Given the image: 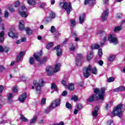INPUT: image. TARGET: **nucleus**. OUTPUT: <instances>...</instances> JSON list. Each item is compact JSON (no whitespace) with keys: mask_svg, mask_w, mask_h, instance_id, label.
I'll return each mask as SVG.
<instances>
[{"mask_svg":"<svg viewBox=\"0 0 125 125\" xmlns=\"http://www.w3.org/2000/svg\"><path fill=\"white\" fill-rule=\"evenodd\" d=\"M105 89L104 87H103L99 90L97 88H95L94 92V93L98 95V97L96 94H93L91 95L88 99V101L89 102H93L95 99L98 100L100 99L101 100H103L104 99V97L105 95L104 94L105 93Z\"/></svg>","mask_w":125,"mask_h":125,"instance_id":"1","label":"nucleus"},{"mask_svg":"<svg viewBox=\"0 0 125 125\" xmlns=\"http://www.w3.org/2000/svg\"><path fill=\"white\" fill-rule=\"evenodd\" d=\"M89 72H91L92 74L94 75H97V69L96 67L94 66L92 68L91 67V65L89 64L88 67H84L83 70V76L86 79H87L90 76Z\"/></svg>","mask_w":125,"mask_h":125,"instance_id":"2","label":"nucleus"},{"mask_svg":"<svg viewBox=\"0 0 125 125\" xmlns=\"http://www.w3.org/2000/svg\"><path fill=\"white\" fill-rule=\"evenodd\" d=\"M33 84L35 87L37 93L40 94L42 91V87L44 85V81L42 79H40L39 81V82L35 80L33 81Z\"/></svg>","mask_w":125,"mask_h":125,"instance_id":"3","label":"nucleus"},{"mask_svg":"<svg viewBox=\"0 0 125 125\" xmlns=\"http://www.w3.org/2000/svg\"><path fill=\"white\" fill-rule=\"evenodd\" d=\"M123 104H120L116 106L112 112L111 114L113 116H117L119 118H122L123 117Z\"/></svg>","mask_w":125,"mask_h":125,"instance_id":"4","label":"nucleus"},{"mask_svg":"<svg viewBox=\"0 0 125 125\" xmlns=\"http://www.w3.org/2000/svg\"><path fill=\"white\" fill-rule=\"evenodd\" d=\"M59 7L61 8H63L65 10H66L67 14H70V12L72 11V3L69 2H60L59 4Z\"/></svg>","mask_w":125,"mask_h":125,"instance_id":"5","label":"nucleus"},{"mask_svg":"<svg viewBox=\"0 0 125 125\" xmlns=\"http://www.w3.org/2000/svg\"><path fill=\"white\" fill-rule=\"evenodd\" d=\"M108 40L114 44H118V43H119L118 39L117 38V37H116V35L114 34L109 35L108 36Z\"/></svg>","mask_w":125,"mask_h":125,"instance_id":"6","label":"nucleus"},{"mask_svg":"<svg viewBox=\"0 0 125 125\" xmlns=\"http://www.w3.org/2000/svg\"><path fill=\"white\" fill-rule=\"evenodd\" d=\"M21 10L22 11L20 12V14L21 17H24V18H27L28 17V11L27 10L25 7V6H21Z\"/></svg>","mask_w":125,"mask_h":125,"instance_id":"7","label":"nucleus"},{"mask_svg":"<svg viewBox=\"0 0 125 125\" xmlns=\"http://www.w3.org/2000/svg\"><path fill=\"white\" fill-rule=\"evenodd\" d=\"M82 58H83V54H78L76 59L77 66H82Z\"/></svg>","mask_w":125,"mask_h":125,"instance_id":"8","label":"nucleus"},{"mask_svg":"<svg viewBox=\"0 0 125 125\" xmlns=\"http://www.w3.org/2000/svg\"><path fill=\"white\" fill-rule=\"evenodd\" d=\"M33 56L34 58H35V60H36L38 62H41V64H42V63H44V62H46L47 60V58L46 57L43 58L42 60H41V59H40L39 56L37 55L36 54H34Z\"/></svg>","mask_w":125,"mask_h":125,"instance_id":"9","label":"nucleus"},{"mask_svg":"<svg viewBox=\"0 0 125 125\" xmlns=\"http://www.w3.org/2000/svg\"><path fill=\"white\" fill-rule=\"evenodd\" d=\"M109 15V10L108 9H106L104 11V12L102 16V19L103 21H105L108 17V15Z\"/></svg>","mask_w":125,"mask_h":125,"instance_id":"10","label":"nucleus"},{"mask_svg":"<svg viewBox=\"0 0 125 125\" xmlns=\"http://www.w3.org/2000/svg\"><path fill=\"white\" fill-rule=\"evenodd\" d=\"M46 72L48 76H51L53 75L54 73L53 67L52 66H48L46 68Z\"/></svg>","mask_w":125,"mask_h":125,"instance_id":"11","label":"nucleus"},{"mask_svg":"<svg viewBox=\"0 0 125 125\" xmlns=\"http://www.w3.org/2000/svg\"><path fill=\"white\" fill-rule=\"evenodd\" d=\"M60 99H56V100L53 101L51 105H52V107L54 109L55 108H56V107L60 106Z\"/></svg>","mask_w":125,"mask_h":125,"instance_id":"12","label":"nucleus"},{"mask_svg":"<svg viewBox=\"0 0 125 125\" xmlns=\"http://www.w3.org/2000/svg\"><path fill=\"white\" fill-rule=\"evenodd\" d=\"M26 98H27V94H26V93H24L19 96V100L20 102L23 103L25 100H26Z\"/></svg>","mask_w":125,"mask_h":125,"instance_id":"13","label":"nucleus"},{"mask_svg":"<svg viewBox=\"0 0 125 125\" xmlns=\"http://www.w3.org/2000/svg\"><path fill=\"white\" fill-rule=\"evenodd\" d=\"M86 17V15H85V14H82L79 16L80 24H83V23L84 22Z\"/></svg>","mask_w":125,"mask_h":125,"instance_id":"14","label":"nucleus"},{"mask_svg":"<svg viewBox=\"0 0 125 125\" xmlns=\"http://www.w3.org/2000/svg\"><path fill=\"white\" fill-rule=\"evenodd\" d=\"M8 36L12 39H17L18 38V35L17 33H15L12 31H10L8 33Z\"/></svg>","mask_w":125,"mask_h":125,"instance_id":"15","label":"nucleus"},{"mask_svg":"<svg viewBox=\"0 0 125 125\" xmlns=\"http://www.w3.org/2000/svg\"><path fill=\"white\" fill-rule=\"evenodd\" d=\"M98 110H99V107L98 106H96L94 108V110L92 112V114L93 117L94 118H97L98 116Z\"/></svg>","mask_w":125,"mask_h":125,"instance_id":"16","label":"nucleus"},{"mask_svg":"<svg viewBox=\"0 0 125 125\" xmlns=\"http://www.w3.org/2000/svg\"><path fill=\"white\" fill-rule=\"evenodd\" d=\"M19 23H20V25L19 26V30H20V31H24V30H25V25H24V21L21 20Z\"/></svg>","mask_w":125,"mask_h":125,"instance_id":"17","label":"nucleus"},{"mask_svg":"<svg viewBox=\"0 0 125 125\" xmlns=\"http://www.w3.org/2000/svg\"><path fill=\"white\" fill-rule=\"evenodd\" d=\"M54 50H57V56H61L62 55V51L61 49H60V45H58V46H56L54 48Z\"/></svg>","mask_w":125,"mask_h":125,"instance_id":"18","label":"nucleus"},{"mask_svg":"<svg viewBox=\"0 0 125 125\" xmlns=\"http://www.w3.org/2000/svg\"><path fill=\"white\" fill-rule=\"evenodd\" d=\"M25 54V52L24 51H21L20 53V54L18 55L16 62H19L21 60V59L23 56H24V55Z\"/></svg>","mask_w":125,"mask_h":125,"instance_id":"19","label":"nucleus"},{"mask_svg":"<svg viewBox=\"0 0 125 125\" xmlns=\"http://www.w3.org/2000/svg\"><path fill=\"white\" fill-rule=\"evenodd\" d=\"M92 57H93V51H91L89 54H88L86 56V60L87 61H90L91 59H92Z\"/></svg>","mask_w":125,"mask_h":125,"instance_id":"20","label":"nucleus"},{"mask_svg":"<svg viewBox=\"0 0 125 125\" xmlns=\"http://www.w3.org/2000/svg\"><path fill=\"white\" fill-rule=\"evenodd\" d=\"M37 120H38V117L37 116H34L33 118L30 120L29 125H34L36 124Z\"/></svg>","mask_w":125,"mask_h":125,"instance_id":"21","label":"nucleus"},{"mask_svg":"<svg viewBox=\"0 0 125 125\" xmlns=\"http://www.w3.org/2000/svg\"><path fill=\"white\" fill-rule=\"evenodd\" d=\"M114 91L115 92H118L119 91H125V87L121 86L118 88L114 89Z\"/></svg>","mask_w":125,"mask_h":125,"instance_id":"22","label":"nucleus"},{"mask_svg":"<svg viewBox=\"0 0 125 125\" xmlns=\"http://www.w3.org/2000/svg\"><path fill=\"white\" fill-rule=\"evenodd\" d=\"M53 109L54 108L53 107L52 104H50V106L45 109L44 113L45 114H48V113L53 110Z\"/></svg>","mask_w":125,"mask_h":125,"instance_id":"23","label":"nucleus"},{"mask_svg":"<svg viewBox=\"0 0 125 125\" xmlns=\"http://www.w3.org/2000/svg\"><path fill=\"white\" fill-rule=\"evenodd\" d=\"M4 41V32L2 31L0 33V42H3Z\"/></svg>","mask_w":125,"mask_h":125,"instance_id":"24","label":"nucleus"},{"mask_svg":"<svg viewBox=\"0 0 125 125\" xmlns=\"http://www.w3.org/2000/svg\"><path fill=\"white\" fill-rule=\"evenodd\" d=\"M100 47V45L98 44H92L91 46V49H98Z\"/></svg>","mask_w":125,"mask_h":125,"instance_id":"25","label":"nucleus"},{"mask_svg":"<svg viewBox=\"0 0 125 125\" xmlns=\"http://www.w3.org/2000/svg\"><path fill=\"white\" fill-rule=\"evenodd\" d=\"M12 97H13V94L10 93L7 96L8 101L9 103H11L12 102Z\"/></svg>","mask_w":125,"mask_h":125,"instance_id":"26","label":"nucleus"},{"mask_svg":"<svg viewBox=\"0 0 125 125\" xmlns=\"http://www.w3.org/2000/svg\"><path fill=\"white\" fill-rule=\"evenodd\" d=\"M27 3L29 5H36V0H27Z\"/></svg>","mask_w":125,"mask_h":125,"instance_id":"27","label":"nucleus"},{"mask_svg":"<svg viewBox=\"0 0 125 125\" xmlns=\"http://www.w3.org/2000/svg\"><path fill=\"white\" fill-rule=\"evenodd\" d=\"M68 89L70 91H72L75 89V85L74 84V83H70L69 84Z\"/></svg>","mask_w":125,"mask_h":125,"instance_id":"28","label":"nucleus"},{"mask_svg":"<svg viewBox=\"0 0 125 125\" xmlns=\"http://www.w3.org/2000/svg\"><path fill=\"white\" fill-rule=\"evenodd\" d=\"M94 1L92 0H85L84 4H89V5H92L93 4Z\"/></svg>","mask_w":125,"mask_h":125,"instance_id":"29","label":"nucleus"},{"mask_svg":"<svg viewBox=\"0 0 125 125\" xmlns=\"http://www.w3.org/2000/svg\"><path fill=\"white\" fill-rule=\"evenodd\" d=\"M60 70V64H56L55 69H54V73H57Z\"/></svg>","mask_w":125,"mask_h":125,"instance_id":"30","label":"nucleus"},{"mask_svg":"<svg viewBox=\"0 0 125 125\" xmlns=\"http://www.w3.org/2000/svg\"><path fill=\"white\" fill-rule=\"evenodd\" d=\"M122 29H123V28L122 27V26H116L114 29V32L115 33H119V32H120V31H121Z\"/></svg>","mask_w":125,"mask_h":125,"instance_id":"31","label":"nucleus"},{"mask_svg":"<svg viewBox=\"0 0 125 125\" xmlns=\"http://www.w3.org/2000/svg\"><path fill=\"white\" fill-rule=\"evenodd\" d=\"M39 5L41 8L44 9V8H45V6H46V3L40 2L39 3Z\"/></svg>","mask_w":125,"mask_h":125,"instance_id":"32","label":"nucleus"},{"mask_svg":"<svg viewBox=\"0 0 125 125\" xmlns=\"http://www.w3.org/2000/svg\"><path fill=\"white\" fill-rule=\"evenodd\" d=\"M25 31L27 35H32V34H33V30L30 29L29 27L26 28Z\"/></svg>","mask_w":125,"mask_h":125,"instance_id":"33","label":"nucleus"},{"mask_svg":"<svg viewBox=\"0 0 125 125\" xmlns=\"http://www.w3.org/2000/svg\"><path fill=\"white\" fill-rule=\"evenodd\" d=\"M115 58H116V56L114 55H111L108 57V60L110 62L114 61V60H115Z\"/></svg>","mask_w":125,"mask_h":125,"instance_id":"34","label":"nucleus"},{"mask_svg":"<svg viewBox=\"0 0 125 125\" xmlns=\"http://www.w3.org/2000/svg\"><path fill=\"white\" fill-rule=\"evenodd\" d=\"M70 21L71 27H75L76 26V21L74 19H71Z\"/></svg>","mask_w":125,"mask_h":125,"instance_id":"35","label":"nucleus"},{"mask_svg":"<svg viewBox=\"0 0 125 125\" xmlns=\"http://www.w3.org/2000/svg\"><path fill=\"white\" fill-rule=\"evenodd\" d=\"M51 89H54L55 90H56V91L58 90L57 86L54 83H52L51 86Z\"/></svg>","mask_w":125,"mask_h":125,"instance_id":"36","label":"nucleus"},{"mask_svg":"<svg viewBox=\"0 0 125 125\" xmlns=\"http://www.w3.org/2000/svg\"><path fill=\"white\" fill-rule=\"evenodd\" d=\"M56 17V15H55V13L51 12L50 13V16H49V18L51 20L52 19H55Z\"/></svg>","mask_w":125,"mask_h":125,"instance_id":"37","label":"nucleus"},{"mask_svg":"<svg viewBox=\"0 0 125 125\" xmlns=\"http://www.w3.org/2000/svg\"><path fill=\"white\" fill-rule=\"evenodd\" d=\"M21 120L22 121V122H25L27 123L29 120L27 119V118L25 117L24 115H21Z\"/></svg>","mask_w":125,"mask_h":125,"instance_id":"38","label":"nucleus"},{"mask_svg":"<svg viewBox=\"0 0 125 125\" xmlns=\"http://www.w3.org/2000/svg\"><path fill=\"white\" fill-rule=\"evenodd\" d=\"M29 63L31 64V65H33V64H35V59L33 57H30L29 58Z\"/></svg>","mask_w":125,"mask_h":125,"instance_id":"39","label":"nucleus"},{"mask_svg":"<svg viewBox=\"0 0 125 125\" xmlns=\"http://www.w3.org/2000/svg\"><path fill=\"white\" fill-rule=\"evenodd\" d=\"M98 55L100 58H101V57H102V56L103 55V52L102 51V49L100 48L98 50Z\"/></svg>","mask_w":125,"mask_h":125,"instance_id":"40","label":"nucleus"},{"mask_svg":"<svg viewBox=\"0 0 125 125\" xmlns=\"http://www.w3.org/2000/svg\"><path fill=\"white\" fill-rule=\"evenodd\" d=\"M50 21H51V20L50 19V18H49V17H45L44 18V19L43 20V22H45V23H47Z\"/></svg>","mask_w":125,"mask_h":125,"instance_id":"41","label":"nucleus"},{"mask_svg":"<svg viewBox=\"0 0 125 125\" xmlns=\"http://www.w3.org/2000/svg\"><path fill=\"white\" fill-rule=\"evenodd\" d=\"M56 31V29H55V27H54V26H52L51 27V28L50 29V32H51V33H55Z\"/></svg>","mask_w":125,"mask_h":125,"instance_id":"42","label":"nucleus"},{"mask_svg":"<svg viewBox=\"0 0 125 125\" xmlns=\"http://www.w3.org/2000/svg\"><path fill=\"white\" fill-rule=\"evenodd\" d=\"M114 81H115V78H114V77H110L107 80V83H112Z\"/></svg>","mask_w":125,"mask_h":125,"instance_id":"43","label":"nucleus"},{"mask_svg":"<svg viewBox=\"0 0 125 125\" xmlns=\"http://www.w3.org/2000/svg\"><path fill=\"white\" fill-rule=\"evenodd\" d=\"M69 48H70V50H71V51H74V50H75V49L76 48V47H75V46H74V44H71L69 45Z\"/></svg>","mask_w":125,"mask_h":125,"instance_id":"44","label":"nucleus"},{"mask_svg":"<svg viewBox=\"0 0 125 125\" xmlns=\"http://www.w3.org/2000/svg\"><path fill=\"white\" fill-rule=\"evenodd\" d=\"M76 108L78 110H82L83 109V105L81 104H78L76 105Z\"/></svg>","mask_w":125,"mask_h":125,"instance_id":"45","label":"nucleus"},{"mask_svg":"<svg viewBox=\"0 0 125 125\" xmlns=\"http://www.w3.org/2000/svg\"><path fill=\"white\" fill-rule=\"evenodd\" d=\"M8 16H9V13L7 11H5L4 12V17L5 19H7L8 18Z\"/></svg>","mask_w":125,"mask_h":125,"instance_id":"46","label":"nucleus"},{"mask_svg":"<svg viewBox=\"0 0 125 125\" xmlns=\"http://www.w3.org/2000/svg\"><path fill=\"white\" fill-rule=\"evenodd\" d=\"M53 46V42H50L47 44L46 46V49H49L50 47Z\"/></svg>","mask_w":125,"mask_h":125,"instance_id":"47","label":"nucleus"},{"mask_svg":"<svg viewBox=\"0 0 125 125\" xmlns=\"http://www.w3.org/2000/svg\"><path fill=\"white\" fill-rule=\"evenodd\" d=\"M8 9L10 12H14V11H15V9H14V8H13L12 5L8 7Z\"/></svg>","mask_w":125,"mask_h":125,"instance_id":"48","label":"nucleus"},{"mask_svg":"<svg viewBox=\"0 0 125 125\" xmlns=\"http://www.w3.org/2000/svg\"><path fill=\"white\" fill-rule=\"evenodd\" d=\"M65 106L68 109H72V105L69 103H66Z\"/></svg>","mask_w":125,"mask_h":125,"instance_id":"49","label":"nucleus"},{"mask_svg":"<svg viewBox=\"0 0 125 125\" xmlns=\"http://www.w3.org/2000/svg\"><path fill=\"white\" fill-rule=\"evenodd\" d=\"M71 100H74L75 102H76V101H78V97H77L76 95H74L72 97Z\"/></svg>","mask_w":125,"mask_h":125,"instance_id":"50","label":"nucleus"},{"mask_svg":"<svg viewBox=\"0 0 125 125\" xmlns=\"http://www.w3.org/2000/svg\"><path fill=\"white\" fill-rule=\"evenodd\" d=\"M20 4V2H19V1H16L14 2V6H15V7H18V6H19Z\"/></svg>","mask_w":125,"mask_h":125,"instance_id":"51","label":"nucleus"},{"mask_svg":"<svg viewBox=\"0 0 125 125\" xmlns=\"http://www.w3.org/2000/svg\"><path fill=\"white\" fill-rule=\"evenodd\" d=\"M13 91L15 93L18 92V87L15 86L13 88Z\"/></svg>","mask_w":125,"mask_h":125,"instance_id":"52","label":"nucleus"},{"mask_svg":"<svg viewBox=\"0 0 125 125\" xmlns=\"http://www.w3.org/2000/svg\"><path fill=\"white\" fill-rule=\"evenodd\" d=\"M46 102V100H45V99L43 98L41 100V104L43 105V104H45V103Z\"/></svg>","mask_w":125,"mask_h":125,"instance_id":"53","label":"nucleus"},{"mask_svg":"<svg viewBox=\"0 0 125 125\" xmlns=\"http://www.w3.org/2000/svg\"><path fill=\"white\" fill-rule=\"evenodd\" d=\"M4 51L6 52V53L8 52V51H9V47H5L4 49Z\"/></svg>","mask_w":125,"mask_h":125,"instance_id":"54","label":"nucleus"},{"mask_svg":"<svg viewBox=\"0 0 125 125\" xmlns=\"http://www.w3.org/2000/svg\"><path fill=\"white\" fill-rule=\"evenodd\" d=\"M3 70H4V67L3 66V65H0V73L2 72V71H3Z\"/></svg>","mask_w":125,"mask_h":125,"instance_id":"55","label":"nucleus"},{"mask_svg":"<svg viewBox=\"0 0 125 125\" xmlns=\"http://www.w3.org/2000/svg\"><path fill=\"white\" fill-rule=\"evenodd\" d=\"M62 84H63V85L64 86H65V87H66V85H67V84L66 83V81H64V80H62Z\"/></svg>","mask_w":125,"mask_h":125,"instance_id":"56","label":"nucleus"},{"mask_svg":"<svg viewBox=\"0 0 125 125\" xmlns=\"http://www.w3.org/2000/svg\"><path fill=\"white\" fill-rule=\"evenodd\" d=\"M104 64V62L102 60H100L99 61V64H100V66H102Z\"/></svg>","mask_w":125,"mask_h":125,"instance_id":"57","label":"nucleus"},{"mask_svg":"<svg viewBox=\"0 0 125 125\" xmlns=\"http://www.w3.org/2000/svg\"><path fill=\"white\" fill-rule=\"evenodd\" d=\"M3 86L0 85V93H1L3 91Z\"/></svg>","mask_w":125,"mask_h":125,"instance_id":"58","label":"nucleus"},{"mask_svg":"<svg viewBox=\"0 0 125 125\" xmlns=\"http://www.w3.org/2000/svg\"><path fill=\"white\" fill-rule=\"evenodd\" d=\"M3 51H4V49L1 45H0V52H3Z\"/></svg>","mask_w":125,"mask_h":125,"instance_id":"59","label":"nucleus"},{"mask_svg":"<svg viewBox=\"0 0 125 125\" xmlns=\"http://www.w3.org/2000/svg\"><path fill=\"white\" fill-rule=\"evenodd\" d=\"M67 91H63L62 93V96H66V95H67Z\"/></svg>","mask_w":125,"mask_h":125,"instance_id":"60","label":"nucleus"},{"mask_svg":"<svg viewBox=\"0 0 125 125\" xmlns=\"http://www.w3.org/2000/svg\"><path fill=\"white\" fill-rule=\"evenodd\" d=\"M111 124H113V120H109L107 121V125H111Z\"/></svg>","mask_w":125,"mask_h":125,"instance_id":"61","label":"nucleus"},{"mask_svg":"<svg viewBox=\"0 0 125 125\" xmlns=\"http://www.w3.org/2000/svg\"><path fill=\"white\" fill-rule=\"evenodd\" d=\"M22 42L21 40H17L16 42V44H20V43Z\"/></svg>","mask_w":125,"mask_h":125,"instance_id":"62","label":"nucleus"},{"mask_svg":"<svg viewBox=\"0 0 125 125\" xmlns=\"http://www.w3.org/2000/svg\"><path fill=\"white\" fill-rule=\"evenodd\" d=\"M21 42H25L26 41V38L25 37H23L21 39Z\"/></svg>","mask_w":125,"mask_h":125,"instance_id":"63","label":"nucleus"},{"mask_svg":"<svg viewBox=\"0 0 125 125\" xmlns=\"http://www.w3.org/2000/svg\"><path fill=\"white\" fill-rule=\"evenodd\" d=\"M56 125H64V122H61L59 124H55Z\"/></svg>","mask_w":125,"mask_h":125,"instance_id":"64","label":"nucleus"}]
</instances>
